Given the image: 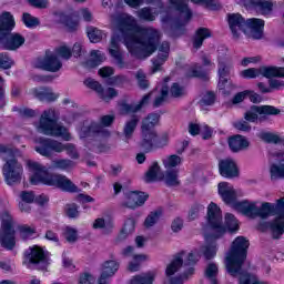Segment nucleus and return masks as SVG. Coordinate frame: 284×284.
<instances>
[{
    "instance_id": "obj_1",
    "label": "nucleus",
    "mask_w": 284,
    "mask_h": 284,
    "mask_svg": "<svg viewBox=\"0 0 284 284\" xmlns=\"http://www.w3.org/2000/svg\"><path fill=\"white\" fill-rule=\"evenodd\" d=\"M116 28L123 37L124 45L133 57L148 59L158 51V55L153 59L152 72H159L170 57V42H161L163 33L152 27H140L136 19L131 16L119 17Z\"/></svg>"
},
{
    "instance_id": "obj_2",
    "label": "nucleus",
    "mask_w": 284,
    "mask_h": 284,
    "mask_svg": "<svg viewBox=\"0 0 284 284\" xmlns=\"http://www.w3.org/2000/svg\"><path fill=\"white\" fill-rule=\"evenodd\" d=\"M219 194L226 205L234 207L248 219H270L275 215V220L266 223V227L271 230L273 239H281L284 234V197L277 200L276 204L263 202L258 206V202L244 200L239 202L236 200V191L234 186L227 182H220L217 185Z\"/></svg>"
},
{
    "instance_id": "obj_3",
    "label": "nucleus",
    "mask_w": 284,
    "mask_h": 284,
    "mask_svg": "<svg viewBox=\"0 0 284 284\" xmlns=\"http://www.w3.org/2000/svg\"><path fill=\"white\" fill-rule=\"evenodd\" d=\"M27 165L31 174L30 181L32 185H39V183H42L43 185L59 187L63 192H77V185H74L68 176L50 173L45 166L32 160H28Z\"/></svg>"
},
{
    "instance_id": "obj_4",
    "label": "nucleus",
    "mask_w": 284,
    "mask_h": 284,
    "mask_svg": "<svg viewBox=\"0 0 284 284\" xmlns=\"http://www.w3.org/2000/svg\"><path fill=\"white\" fill-rule=\"evenodd\" d=\"M201 253L206 258V261L214 258L216 256V242L202 245L200 251L195 248L191 253L182 251L175 254L165 270V275L168 276V278L174 276L176 272H179L181 267H183V265H196V263H199V260L201 258Z\"/></svg>"
},
{
    "instance_id": "obj_5",
    "label": "nucleus",
    "mask_w": 284,
    "mask_h": 284,
    "mask_svg": "<svg viewBox=\"0 0 284 284\" xmlns=\"http://www.w3.org/2000/svg\"><path fill=\"white\" fill-rule=\"evenodd\" d=\"M229 26L234 39H239L241 32H244L251 39H262L265 21L256 18L245 21L240 13H232L229 14Z\"/></svg>"
},
{
    "instance_id": "obj_6",
    "label": "nucleus",
    "mask_w": 284,
    "mask_h": 284,
    "mask_svg": "<svg viewBox=\"0 0 284 284\" xmlns=\"http://www.w3.org/2000/svg\"><path fill=\"white\" fill-rule=\"evenodd\" d=\"M14 30V18L10 12L2 13L0 18V48L14 52L26 43V37Z\"/></svg>"
},
{
    "instance_id": "obj_7",
    "label": "nucleus",
    "mask_w": 284,
    "mask_h": 284,
    "mask_svg": "<svg viewBox=\"0 0 284 284\" xmlns=\"http://www.w3.org/2000/svg\"><path fill=\"white\" fill-rule=\"evenodd\" d=\"M59 112L54 109L43 111L40 118L38 131L47 136H60L63 141H72V135L68 129L58 123Z\"/></svg>"
},
{
    "instance_id": "obj_8",
    "label": "nucleus",
    "mask_w": 284,
    "mask_h": 284,
    "mask_svg": "<svg viewBox=\"0 0 284 284\" xmlns=\"http://www.w3.org/2000/svg\"><path fill=\"white\" fill-rule=\"evenodd\" d=\"M0 156L6 162L2 168V173L7 185H17L21 183L23 176V166L17 158H14V151L8 146L0 145Z\"/></svg>"
},
{
    "instance_id": "obj_9",
    "label": "nucleus",
    "mask_w": 284,
    "mask_h": 284,
    "mask_svg": "<svg viewBox=\"0 0 284 284\" xmlns=\"http://www.w3.org/2000/svg\"><path fill=\"white\" fill-rule=\"evenodd\" d=\"M36 152L41 154V156H52V152L61 154V152H67L68 156L73 160L80 158L79 151L73 143H62L52 139H40L39 145L36 146Z\"/></svg>"
},
{
    "instance_id": "obj_10",
    "label": "nucleus",
    "mask_w": 284,
    "mask_h": 284,
    "mask_svg": "<svg viewBox=\"0 0 284 284\" xmlns=\"http://www.w3.org/2000/svg\"><path fill=\"white\" fill-rule=\"evenodd\" d=\"M110 130L97 122H84L79 130L80 139H94V141H105L110 139Z\"/></svg>"
},
{
    "instance_id": "obj_11",
    "label": "nucleus",
    "mask_w": 284,
    "mask_h": 284,
    "mask_svg": "<svg viewBox=\"0 0 284 284\" xmlns=\"http://www.w3.org/2000/svg\"><path fill=\"white\" fill-rule=\"evenodd\" d=\"M0 242L2 247H6V250H14V245L17 243L14 241V227H12V215L8 212L2 214Z\"/></svg>"
},
{
    "instance_id": "obj_12",
    "label": "nucleus",
    "mask_w": 284,
    "mask_h": 284,
    "mask_svg": "<svg viewBox=\"0 0 284 284\" xmlns=\"http://www.w3.org/2000/svg\"><path fill=\"white\" fill-rule=\"evenodd\" d=\"M139 148L142 152H152L159 148H163L162 143L159 141V133L156 129H143L141 128V141L139 142Z\"/></svg>"
},
{
    "instance_id": "obj_13",
    "label": "nucleus",
    "mask_w": 284,
    "mask_h": 284,
    "mask_svg": "<svg viewBox=\"0 0 284 284\" xmlns=\"http://www.w3.org/2000/svg\"><path fill=\"white\" fill-rule=\"evenodd\" d=\"M207 221L212 230H214V239H221L225 234V226H223V216L221 215V209L219 205L211 203L207 206Z\"/></svg>"
},
{
    "instance_id": "obj_14",
    "label": "nucleus",
    "mask_w": 284,
    "mask_h": 284,
    "mask_svg": "<svg viewBox=\"0 0 284 284\" xmlns=\"http://www.w3.org/2000/svg\"><path fill=\"white\" fill-rule=\"evenodd\" d=\"M34 68L45 70L47 72H59L63 68V62L59 55L52 51H47L43 58H38L34 62Z\"/></svg>"
},
{
    "instance_id": "obj_15",
    "label": "nucleus",
    "mask_w": 284,
    "mask_h": 284,
    "mask_svg": "<svg viewBox=\"0 0 284 284\" xmlns=\"http://www.w3.org/2000/svg\"><path fill=\"white\" fill-rule=\"evenodd\" d=\"M121 41H123V37L114 33L111 38L109 54H111L113 59L114 65L119 68V70H125L128 68V62L123 60V52H121Z\"/></svg>"
},
{
    "instance_id": "obj_16",
    "label": "nucleus",
    "mask_w": 284,
    "mask_h": 284,
    "mask_svg": "<svg viewBox=\"0 0 284 284\" xmlns=\"http://www.w3.org/2000/svg\"><path fill=\"white\" fill-rule=\"evenodd\" d=\"M27 261H29L31 265H37L38 270H48V265H50V260L39 246L30 247L29 251H27Z\"/></svg>"
},
{
    "instance_id": "obj_17",
    "label": "nucleus",
    "mask_w": 284,
    "mask_h": 284,
    "mask_svg": "<svg viewBox=\"0 0 284 284\" xmlns=\"http://www.w3.org/2000/svg\"><path fill=\"white\" fill-rule=\"evenodd\" d=\"M258 114H268V115L276 116V114H281V110L272 105H262V106L253 105L248 111L245 112L244 119L245 121H250L251 123H254V121L258 119Z\"/></svg>"
},
{
    "instance_id": "obj_18",
    "label": "nucleus",
    "mask_w": 284,
    "mask_h": 284,
    "mask_svg": "<svg viewBox=\"0 0 284 284\" xmlns=\"http://www.w3.org/2000/svg\"><path fill=\"white\" fill-rule=\"evenodd\" d=\"M148 194L139 191H131L125 194V199L122 202V207H128L129 210H136V207H141L145 205V201H148Z\"/></svg>"
},
{
    "instance_id": "obj_19",
    "label": "nucleus",
    "mask_w": 284,
    "mask_h": 284,
    "mask_svg": "<svg viewBox=\"0 0 284 284\" xmlns=\"http://www.w3.org/2000/svg\"><path fill=\"white\" fill-rule=\"evenodd\" d=\"M190 0H169V3L179 12V26H185L190 19H192V11L187 8Z\"/></svg>"
},
{
    "instance_id": "obj_20",
    "label": "nucleus",
    "mask_w": 284,
    "mask_h": 284,
    "mask_svg": "<svg viewBox=\"0 0 284 284\" xmlns=\"http://www.w3.org/2000/svg\"><path fill=\"white\" fill-rule=\"evenodd\" d=\"M219 170L221 176H224V179H235V176H239V166L232 158L220 160Z\"/></svg>"
},
{
    "instance_id": "obj_21",
    "label": "nucleus",
    "mask_w": 284,
    "mask_h": 284,
    "mask_svg": "<svg viewBox=\"0 0 284 284\" xmlns=\"http://www.w3.org/2000/svg\"><path fill=\"white\" fill-rule=\"evenodd\" d=\"M136 227V221L134 219L129 217L120 231V234L115 237L114 243L115 245H121L123 241L128 240V236H131V234H134V230Z\"/></svg>"
},
{
    "instance_id": "obj_22",
    "label": "nucleus",
    "mask_w": 284,
    "mask_h": 284,
    "mask_svg": "<svg viewBox=\"0 0 284 284\" xmlns=\"http://www.w3.org/2000/svg\"><path fill=\"white\" fill-rule=\"evenodd\" d=\"M232 70V67L225 62H220L219 63V77H220V81H219V89L223 90L225 92V90H227L231 85L230 83V71Z\"/></svg>"
},
{
    "instance_id": "obj_23",
    "label": "nucleus",
    "mask_w": 284,
    "mask_h": 284,
    "mask_svg": "<svg viewBox=\"0 0 284 284\" xmlns=\"http://www.w3.org/2000/svg\"><path fill=\"white\" fill-rule=\"evenodd\" d=\"M121 264L116 260L104 261L101 265V278H112L116 272H119Z\"/></svg>"
},
{
    "instance_id": "obj_24",
    "label": "nucleus",
    "mask_w": 284,
    "mask_h": 284,
    "mask_svg": "<svg viewBox=\"0 0 284 284\" xmlns=\"http://www.w3.org/2000/svg\"><path fill=\"white\" fill-rule=\"evenodd\" d=\"M144 181L145 183H156L159 181H163V171H161L159 162H153L151 164L145 173Z\"/></svg>"
},
{
    "instance_id": "obj_25",
    "label": "nucleus",
    "mask_w": 284,
    "mask_h": 284,
    "mask_svg": "<svg viewBox=\"0 0 284 284\" xmlns=\"http://www.w3.org/2000/svg\"><path fill=\"white\" fill-rule=\"evenodd\" d=\"M275 163L271 165V179H284V154L276 153L275 154Z\"/></svg>"
},
{
    "instance_id": "obj_26",
    "label": "nucleus",
    "mask_w": 284,
    "mask_h": 284,
    "mask_svg": "<svg viewBox=\"0 0 284 284\" xmlns=\"http://www.w3.org/2000/svg\"><path fill=\"white\" fill-rule=\"evenodd\" d=\"M33 97L39 101H47V103H50L59 99V93H54L50 88H40L33 90Z\"/></svg>"
},
{
    "instance_id": "obj_27",
    "label": "nucleus",
    "mask_w": 284,
    "mask_h": 284,
    "mask_svg": "<svg viewBox=\"0 0 284 284\" xmlns=\"http://www.w3.org/2000/svg\"><path fill=\"white\" fill-rule=\"evenodd\" d=\"M139 116L133 115L130 120L124 122L122 129V135L124 136V141H130L132 136H134V132L136 131V126L139 125Z\"/></svg>"
},
{
    "instance_id": "obj_28",
    "label": "nucleus",
    "mask_w": 284,
    "mask_h": 284,
    "mask_svg": "<svg viewBox=\"0 0 284 284\" xmlns=\"http://www.w3.org/2000/svg\"><path fill=\"white\" fill-rule=\"evenodd\" d=\"M229 146L232 152H241L245 148H250V142L243 135H234L229 139Z\"/></svg>"
},
{
    "instance_id": "obj_29",
    "label": "nucleus",
    "mask_w": 284,
    "mask_h": 284,
    "mask_svg": "<svg viewBox=\"0 0 284 284\" xmlns=\"http://www.w3.org/2000/svg\"><path fill=\"white\" fill-rule=\"evenodd\" d=\"M156 272L149 271L131 277L129 284H154Z\"/></svg>"
},
{
    "instance_id": "obj_30",
    "label": "nucleus",
    "mask_w": 284,
    "mask_h": 284,
    "mask_svg": "<svg viewBox=\"0 0 284 284\" xmlns=\"http://www.w3.org/2000/svg\"><path fill=\"white\" fill-rule=\"evenodd\" d=\"M260 77L265 79H272V77H277L284 79V68L283 67H260Z\"/></svg>"
},
{
    "instance_id": "obj_31",
    "label": "nucleus",
    "mask_w": 284,
    "mask_h": 284,
    "mask_svg": "<svg viewBox=\"0 0 284 284\" xmlns=\"http://www.w3.org/2000/svg\"><path fill=\"white\" fill-rule=\"evenodd\" d=\"M210 37H212V31H210V29L207 28L197 29L193 38V48H195V50H199V48L203 45V40L210 39Z\"/></svg>"
},
{
    "instance_id": "obj_32",
    "label": "nucleus",
    "mask_w": 284,
    "mask_h": 284,
    "mask_svg": "<svg viewBox=\"0 0 284 284\" xmlns=\"http://www.w3.org/2000/svg\"><path fill=\"white\" fill-rule=\"evenodd\" d=\"M161 121V114L159 113H150L142 120L141 128L146 130H155L156 125Z\"/></svg>"
},
{
    "instance_id": "obj_33",
    "label": "nucleus",
    "mask_w": 284,
    "mask_h": 284,
    "mask_svg": "<svg viewBox=\"0 0 284 284\" xmlns=\"http://www.w3.org/2000/svg\"><path fill=\"white\" fill-rule=\"evenodd\" d=\"M162 163L165 170H176V168L183 163V158L176 154L168 155L162 160Z\"/></svg>"
},
{
    "instance_id": "obj_34",
    "label": "nucleus",
    "mask_w": 284,
    "mask_h": 284,
    "mask_svg": "<svg viewBox=\"0 0 284 284\" xmlns=\"http://www.w3.org/2000/svg\"><path fill=\"white\" fill-rule=\"evenodd\" d=\"M251 3L258 8L262 14H270L274 8V2L272 0H251Z\"/></svg>"
},
{
    "instance_id": "obj_35",
    "label": "nucleus",
    "mask_w": 284,
    "mask_h": 284,
    "mask_svg": "<svg viewBox=\"0 0 284 284\" xmlns=\"http://www.w3.org/2000/svg\"><path fill=\"white\" fill-rule=\"evenodd\" d=\"M93 229L102 230V234H112L114 225L112 224V222H105L104 219L99 217L93 222Z\"/></svg>"
},
{
    "instance_id": "obj_36",
    "label": "nucleus",
    "mask_w": 284,
    "mask_h": 284,
    "mask_svg": "<svg viewBox=\"0 0 284 284\" xmlns=\"http://www.w3.org/2000/svg\"><path fill=\"white\" fill-rule=\"evenodd\" d=\"M163 180L170 187L179 185V170H166Z\"/></svg>"
},
{
    "instance_id": "obj_37",
    "label": "nucleus",
    "mask_w": 284,
    "mask_h": 284,
    "mask_svg": "<svg viewBox=\"0 0 284 284\" xmlns=\"http://www.w3.org/2000/svg\"><path fill=\"white\" fill-rule=\"evenodd\" d=\"M136 112H141V104L122 102L120 103V114L123 116L128 114H136Z\"/></svg>"
},
{
    "instance_id": "obj_38",
    "label": "nucleus",
    "mask_w": 284,
    "mask_h": 284,
    "mask_svg": "<svg viewBox=\"0 0 284 284\" xmlns=\"http://www.w3.org/2000/svg\"><path fill=\"white\" fill-rule=\"evenodd\" d=\"M163 215V211L161 209H158L155 211H152L144 221V226L146 227H154L159 223V220Z\"/></svg>"
},
{
    "instance_id": "obj_39",
    "label": "nucleus",
    "mask_w": 284,
    "mask_h": 284,
    "mask_svg": "<svg viewBox=\"0 0 284 284\" xmlns=\"http://www.w3.org/2000/svg\"><path fill=\"white\" fill-rule=\"evenodd\" d=\"M136 14H138L139 19H141L142 21H154V19H156L158 13L154 12L152 10V8L144 7L140 10H138Z\"/></svg>"
},
{
    "instance_id": "obj_40",
    "label": "nucleus",
    "mask_w": 284,
    "mask_h": 284,
    "mask_svg": "<svg viewBox=\"0 0 284 284\" xmlns=\"http://www.w3.org/2000/svg\"><path fill=\"white\" fill-rule=\"evenodd\" d=\"M105 61V54H103L101 51L93 50L91 51V58L88 61V65L90 68H97V65H101Z\"/></svg>"
},
{
    "instance_id": "obj_41",
    "label": "nucleus",
    "mask_w": 284,
    "mask_h": 284,
    "mask_svg": "<svg viewBox=\"0 0 284 284\" xmlns=\"http://www.w3.org/2000/svg\"><path fill=\"white\" fill-rule=\"evenodd\" d=\"M74 165V161L70 159H59L52 161V168L55 170H72Z\"/></svg>"
},
{
    "instance_id": "obj_42",
    "label": "nucleus",
    "mask_w": 284,
    "mask_h": 284,
    "mask_svg": "<svg viewBox=\"0 0 284 284\" xmlns=\"http://www.w3.org/2000/svg\"><path fill=\"white\" fill-rule=\"evenodd\" d=\"M87 34L91 43H99L103 40V31H101L97 27H88Z\"/></svg>"
},
{
    "instance_id": "obj_43",
    "label": "nucleus",
    "mask_w": 284,
    "mask_h": 284,
    "mask_svg": "<svg viewBox=\"0 0 284 284\" xmlns=\"http://www.w3.org/2000/svg\"><path fill=\"white\" fill-rule=\"evenodd\" d=\"M22 21L26 26V28H38V26H41V21L39 20V18L33 17L32 14L24 12L22 14Z\"/></svg>"
},
{
    "instance_id": "obj_44",
    "label": "nucleus",
    "mask_w": 284,
    "mask_h": 284,
    "mask_svg": "<svg viewBox=\"0 0 284 284\" xmlns=\"http://www.w3.org/2000/svg\"><path fill=\"white\" fill-rule=\"evenodd\" d=\"M225 227L229 232H236L239 230V220L232 213L225 214Z\"/></svg>"
},
{
    "instance_id": "obj_45",
    "label": "nucleus",
    "mask_w": 284,
    "mask_h": 284,
    "mask_svg": "<svg viewBox=\"0 0 284 284\" xmlns=\"http://www.w3.org/2000/svg\"><path fill=\"white\" fill-rule=\"evenodd\" d=\"M169 95H170V89L168 88V85H163L161 89L160 95L156 97L153 102V106L161 108V105H163V103H165V101H168Z\"/></svg>"
},
{
    "instance_id": "obj_46",
    "label": "nucleus",
    "mask_w": 284,
    "mask_h": 284,
    "mask_svg": "<svg viewBox=\"0 0 284 284\" xmlns=\"http://www.w3.org/2000/svg\"><path fill=\"white\" fill-rule=\"evenodd\" d=\"M258 139L264 141V143H278L281 138L272 132L262 131L258 133Z\"/></svg>"
},
{
    "instance_id": "obj_47",
    "label": "nucleus",
    "mask_w": 284,
    "mask_h": 284,
    "mask_svg": "<svg viewBox=\"0 0 284 284\" xmlns=\"http://www.w3.org/2000/svg\"><path fill=\"white\" fill-rule=\"evenodd\" d=\"M84 85H87V88H90V90H94L99 94V97H103V85H101L99 81L92 78H88L87 80H84Z\"/></svg>"
},
{
    "instance_id": "obj_48",
    "label": "nucleus",
    "mask_w": 284,
    "mask_h": 284,
    "mask_svg": "<svg viewBox=\"0 0 284 284\" xmlns=\"http://www.w3.org/2000/svg\"><path fill=\"white\" fill-rule=\"evenodd\" d=\"M14 65V60L6 52L0 53V68L2 70H10Z\"/></svg>"
},
{
    "instance_id": "obj_49",
    "label": "nucleus",
    "mask_w": 284,
    "mask_h": 284,
    "mask_svg": "<svg viewBox=\"0 0 284 284\" xmlns=\"http://www.w3.org/2000/svg\"><path fill=\"white\" fill-rule=\"evenodd\" d=\"M135 78L141 90H148V88H150V81H148V77L142 70L135 73Z\"/></svg>"
},
{
    "instance_id": "obj_50",
    "label": "nucleus",
    "mask_w": 284,
    "mask_h": 284,
    "mask_svg": "<svg viewBox=\"0 0 284 284\" xmlns=\"http://www.w3.org/2000/svg\"><path fill=\"white\" fill-rule=\"evenodd\" d=\"M130 80H128V77L125 75H115L108 80V85H115L116 88H121L125 85V83H129Z\"/></svg>"
},
{
    "instance_id": "obj_51",
    "label": "nucleus",
    "mask_w": 284,
    "mask_h": 284,
    "mask_svg": "<svg viewBox=\"0 0 284 284\" xmlns=\"http://www.w3.org/2000/svg\"><path fill=\"white\" fill-rule=\"evenodd\" d=\"M205 210V206H203L200 203H195L191 206L189 211V219L190 221H195V219H199V214Z\"/></svg>"
},
{
    "instance_id": "obj_52",
    "label": "nucleus",
    "mask_w": 284,
    "mask_h": 284,
    "mask_svg": "<svg viewBox=\"0 0 284 284\" xmlns=\"http://www.w3.org/2000/svg\"><path fill=\"white\" fill-rule=\"evenodd\" d=\"M240 77L243 79H257L261 77L260 68H250L240 72Z\"/></svg>"
},
{
    "instance_id": "obj_53",
    "label": "nucleus",
    "mask_w": 284,
    "mask_h": 284,
    "mask_svg": "<svg viewBox=\"0 0 284 284\" xmlns=\"http://www.w3.org/2000/svg\"><path fill=\"white\" fill-rule=\"evenodd\" d=\"M36 232H37V229L32 226H28V225L19 226V234L21 239H23V241H26V239H30V236H32V234H34Z\"/></svg>"
},
{
    "instance_id": "obj_54",
    "label": "nucleus",
    "mask_w": 284,
    "mask_h": 284,
    "mask_svg": "<svg viewBox=\"0 0 284 284\" xmlns=\"http://www.w3.org/2000/svg\"><path fill=\"white\" fill-rule=\"evenodd\" d=\"M192 3H205L209 10H221V2L219 0H191Z\"/></svg>"
},
{
    "instance_id": "obj_55",
    "label": "nucleus",
    "mask_w": 284,
    "mask_h": 284,
    "mask_svg": "<svg viewBox=\"0 0 284 284\" xmlns=\"http://www.w3.org/2000/svg\"><path fill=\"white\" fill-rule=\"evenodd\" d=\"M170 95L174 99H181V97L185 95V89L183 87H180L179 83H173L170 89Z\"/></svg>"
},
{
    "instance_id": "obj_56",
    "label": "nucleus",
    "mask_w": 284,
    "mask_h": 284,
    "mask_svg": "<svg viewBox=\"0 0 284 284\" xmlns=\"http://www.w3.org/2000/svg\"><path fill=\"white\" fill-rule=\"evenodd\" d=\"M65 214L69 219H79V205L75 203L67 204Z\"/></svg>"
},
{
    "instance_id": "obj_57",
    "label": "nucleus",
    "mask_w": 284,
    "mask_h": 284,
    "mask_svg": "<svg viewBox=\"0 0 284 284\" xmlns=\"http://www.w3.org/2000/svg\"><path fill=\"white\" fill-rule=\"evenodd\" d=\"M53 53L57 54V57H61L62 59H65V60L72 57V50H70V48H68L67 45L57 48Z\"/></svg>"
},
{
    "instance_id": "obj_58",
    "label": "nucleus",
    "mask_w": 284,
    "mask_h": 284,
    "mask_svg": "<svg viewBox=\"0 0 284 284\" xmlns=\"http://www.w3.org/2000/svg\"><path fill=\"white\" fill-rule=\"evenodd\" d=\"M214 101H216L214 92H206L200 101V105H202V108H205V105H214Z\"/></svg>"
},
{
    "instance_id": "obj_59",
    "label": "nucleus",
    "mask_w": 284,
    "mask_h": 284,
    "mask_svg": "<svg viewBox=\"0 0 284 284\" xmlns=\"http://www.w3.org/2000/svg\"><path fill=\"white\" fill-rule=\"evenodd\" d=\"M114 97H119V91H116L114 88H108L106 90H103V95H100L103 101H110L111 99H114Z\"/></svg>"
},
{
    "instance_id": "obj_60",
    "label": "nucleus",
    "mask_w": 284,
    "mask_h": 284,
    "mask_svg": "<svg viewBox=\"0 0 284 284\" xmlns=\"http://www.w3.org/2000/svg\"><path fill=\"white\" fill-rule=\"evenodd\" d=\"M65 240L68 243H77V231L70 226L65 227L64 232Z\"/></svg>"
},
{
    "instance_id": "obj_61",
    "label": "nucleus",
    "mask_w": 284,
    "mask_h": 284,
    "mask_svg": "<svg viewBox=\"0 0 284 284\" xmlns=\"http://www.w3.org/2000/svg\"><path fill=\"white\" fill-rule=\"evenodd\" d=\"M205 274L207 278H214V276L219 274V266H216L214 263H210L206 267Z\"/></svg>"
},
{
    "instance_id": "obj_62",
    "label": "nucleus",
    "mask_w": 284,
    "mask_h": 284,
    "mask_svg": "<svg viewBox=\"0 0 284 284\" xmlns=\"http://www.w3.org/2000/svg\"><path fill=\"white\" fill-rule=\"evenodd\" d=\"M29 3L33 8H39L40 10H43L48 8L50 2L48 0H29Z\"/></svg>"
},
{
    "instance_id": "obj_63",
    "label": "nucleus",
    "mask_w": 284,
    "mask_h": 284,
    "mask_svg": "<svg viewBox=\"0 0 284 284\" xmlns=\"http://www.w3.org/2000/svg\"><path fill=\"white\" fill-rule=\"evenodd\" d=\"M268 85H270L271 90H283L284 81L277 80V79H271L268 81Z\"/></svg>"
},
{
    "instance_id": "obj_64",
    "label": "nucleus",
    "mask_w": 284,
    "mask_h": 284,
    "mask_svg": "<svg viewBox=\"0 0 284 284\" xmlns=\"http://www.w3.org/2000/svg\"><path fill=\"white\" fill-rule=\"evenodd\" d=\"M79 284H94V276L90 273H84L80 276Z\"/></svg>"
}]
</instances>
